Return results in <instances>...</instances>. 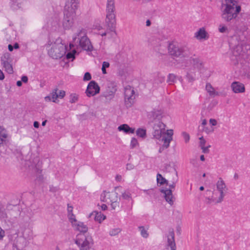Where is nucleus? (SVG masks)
Here are the masks:
<instances>
[{
  "mask_svg": "<svg viewBox=\"0 0 250 250\" xmlns=\"http://www.w3.org/2000/svg\"><path fill=\"white\" fill-rule=\"evenodd\" d=\"M58 89L56 88L53 92L51 93V96H48L45 97V100L47 101L48 100L49 101H51L52 100L53 102H56V100L58 98L57 91Z\"/></svg>",
  "mask_w": 250,
  "mask_h": 250,
  "instance_id": "nucleus-28",
  "label": "nucleus"
},
{
  "mask_svg": "<svg viewBox=\"0 0 250 250\" xmlns=\"http://www.w3.org/2000/svg\"><path fill=\"white\" fill-rule=\"evenodd\" d=\"M135 92L132 87L130 86H126L125 88V104L127 108L132 106L134 103Z\"/></svg>",
  "mask_w": 250,
  "mask_h": 250,
  "instance_id": "nucleus-7",
  "label": "nucleus"
},
{
  "mask_svg": "<svg viewBox=\"0 0 250 250\" xmlns=\"http://www.w3.org/2000/svg\"><path fill=\"white\" fill-rule=\"evenodd\" d=\"M73 207L71 206H69V204L67 205V211H68V214H70L71 213H73Z\"/></svg>",
  "mask_w": 250,
  "mask_h": 250,
  "instance_id": "nucleus-58",
  "label": "nucleus"
},
{
  "mask_svg": "<svg viewBox=\"0 0 250 250\" xmlns=\"http://www.w3.org/2000/svg\"><path fill=\"white\" fill-rule=\"evenodd\" d=\"M138 145V141L135 138H132L131 141L130 146L131 148H134Z\"/></svg>",
  "mask_w": 250,
  "mask_h": 250,
  "instance_id": "nucleus-48",
  "label": "nucleus"
},
{
  "mask_svg": "<svg viewBox=\"0 0 250 250\" xmlns=\"http://www.w3.org/2000/svg\"><path fill=\"white\" fill-rule=\"evenodd\" d=\"M39 123L37 121H35L33 123V125L35 128H38L39 127Z\"/></svg>",
  "mask_w": 250,
  "mask_h": 250,
  "instance_id": "nucleus-64",
  "label": "nucleus"
},
{
  "mask_svg": "<svg viewBox=\"0 0 250 250\" xmlns=\"http://www.w3.org/2000/svg\"><path fill=\"white\" fill-rule=\"evenodd\" d=\"M48 27L52 31H58L61 28L60 19L58 15H55L48 22Z\"/></svg>",
  "mask_w": 250,
  "mask_h": 250,
  "instance_id": "nucleus-11",
  "label": "nucleus"
},
{
  "mask_svg": "<svg viewBox=\"0 0 250 250\" xmlns=\"http://www.w3.org/2000/svg\"><path fill=\"white\" fill-rule=\"evenodd\" d=\"M218 30L219 32L221 33H228L229 29L228 27L223 24L219 25L218 27Z\"/></svg>",
  "mask_w": 250,
  "mask_h": 250,
  "instance_id": "nucleus-39",
  "label": "nucleus"
},
{
  "mask_svg": "<svg viewBox=\"0 0 250 250\" xmlns=\"http://www.w3.org/2000/svg\"><path fill=\"white\" fill-rule=\"evenodd\" d=\"M217 188L218 191L223 190L226 188V186L224 181L221 178H219V180L216 184Z\"/></svg>",
  "mask_w": 250,
  "mask_h": 250,
  "instance_id": "nucleus-30",
  "label": "nucleus"
},
{
  "mask_svg": "<svg viewBox=\"0 0 250 250\" xmlns=\"http://www.w3.org/2000/svg\"><path fill=\"white\" fill-rule=\"evenodd\" d=\"M106 12L105 23L107 28L110 31L115 32L116 21L114 0H107Z\"/></svg>",
  "mask_w": 250,
  "mask_h": 250,
  "instance_id": "nucleus-4",
  "label": "nucleus"
},
{
  "mask_svg": "<svg viewBox=\"0 0 250 250\" xmlns=\"http://www.w3.org/2000/svg\"><path fill=\"white\" fill-rule=\"evenodd\" d=\"M5 236V231L0 227V240H2Z\"/></svg>",
  "mask_w": 250,
  "mask_h": 250,
  "instance_id": "nucleus-57",
  "label": "nucleus"
},
{
  "mask_svg": "<svg viewBox=\"0 0 250 250\" xmlns=\"http://www.w3.org/2000/svg\"><path fill=\"white\" fill-rule=\"evenodd\" d=\"M10 55L8 53H5L1 57V63L10 62Z\"/></svg>",
  "mask_w": 250,
  "mask_h": 250,
  "instance_id": "nucleus-38",
  "label": "nucleus"
},
{
  "mask_svg": "<svg viewBox=\"0 0 250 250\" xmlns=\"http://www.w3.org/2000/svg\"><path fill=\"white\" fill-rule=\"evenodd\" d=\"M173 134V130L172 129L167 130V133H164V136L163 140L169 144L172 140V135Z\"/></svg>",
  "mask_w": 250,
  "mask_h": 250,
  "instance_id": "nucleus-24",
  "label": "nucleus"
},
{
  "mask_svg": "<svg viewBox=\"0 0 250 250\" xmlns=\"http://www.w3.org/2000/svg\"><path fill=\"white\" fill-rule=\"evenodd\" d=\"M118 193L115 191L106 192L107 203L118 200Z\"/></svg>",
  "mask_w": 250,
  "mask_h": 250,
  "instance_id": "nucleus-26",
  "label": "nucleus"
},
{
  "mask_svg": "<svg viewBox=\"0 0 250 250\" xmlns=\"http://www.w3.org/2000/svg\"><path fill=\"white\" fill-rule=\"evenodd\" d=\"M200 141V146L201 147H204L205 146L206 140L204 139L203 137H201L199 138Z\"/></svg>",
  "mask_w": 250,
  "mask_h": 250,
  "instance_id": "nucleus-53",
  "label": "nucleus"
},
{
  "mask_svg": "<svg viewBox=\"0 0 250 250\" xmlns=\"http://www.w3.org/2000/svg\"><path fill=\"white\" fill-rule=\"evenodd\" d=\"M162 112L161 110L153 109L147 113V118L151 122H154L155 120L159 121L162 117Z\"/></svg>",
  "mask_w": 250,
  "mask_h": 250,
  "instance_id": "nucleus-12",
  "label": "nucleus"
},
{
  "mask_svg": "<svg viewBox=\"0 0 250 250\" xmlns=\"http://www.w3.org/2000/svg\"><path fill=\"white\" fill-rule=\"evenodd\" d=\"M75 226L80 233L77 235L75 243L80 247V250H93L90 246L92 239L91 236L85 233L88 230V228L83 223L79 222Z\"/></svg>",
  "mask_w": 250,
  "mask_h": 250,
  "instance_id": "nucleus-3",
  "label": "nucleus"
},
{
  "mask_svg": "<svg viewBox=\"0 0 250 250\" xmlns=\"http://www.w3.org/2000/svg\"><path fill=\"white\" fill-rule=\"evenodd\" d=\"M77 53L75 50H73L72 51L68 52L66 55V58L67 60H71L73 61L75 58V55Z\"/></svg>",
  "mask_w": 250,
  "mask_h": 250,
  "instance_id": "nucleus-34",
  "label": "nucleus"
},
{
  "mask_svg": "<svg viewBox=\"0 0 250 250\" xmlns=\"http://www.w3.org/2000/svg\"><path fill=\"white\" fill-rule=\"evenodd\" d=\"M111 206L113 209H115L117 207H119V201H118V200L111 202Z\"/></svg>",
  "mask_w": 250,
  "mask_h": 250,
  "instance_id": "nucleus-44",
  "label": "nucleus"
},
{
  "mask_svg": "<svg viewBox=\"0 0 250 250\" xmlns=\"http://www.w3.org/2000/svg\"><path fill=\"white\" fill-rule=\"evenodd\" d=\"M100 91V87L95 81H91L88 84L85 91L86 95L90 97L98 94Z\"/></svg>",
  "mask_w": 250,
  "mask_h": 250,
  "instance_id": "nucleus-9",
  "label": "nucleus"
},
{
  "mask_svg": "<svg viewBox=\"0 0 250 250\" xmlns=\"http://www.w3.org/2000/svg\"><path fill=\"white\" fill-rule=\"evenodd\" d=\"M235 2L234 0H222L221 17L225 21L229 22L235 19L241 11V6L236 5Z\"/></svg>",
  "mask_w": 250,
  "mask_h": 250,
  "instance_id": "nucleus-2",
  "label": "nucleus"
},
{
  "mask_svg": "<svg viewBox=\"0 0 250 250\" xmlns=\"http://www.w3.org/2000/svg\"><path fill=\"white\" fill-rule=\"evenodd\" d=\"M160 191L161 193L164 194L165 198L166 201L170 205H172L173 204L172 190L170 189H167L166 188V189H161Z\"/></svg>",
  "mask_w": 250,
  "mask_h": 250,
  "instance_id": "nucleus-15",
  "label": "nucleus"
},
{
  "mask_svg": "<svg viewBox=\"0 0 250 250\" xmlns=\"http://www.w3.org/2000/svg\"><path fill=\"white\" fill-rule=\"evenodd\" d=\"M15 207V206L12 205L11 204H7V205L6 206V209L8 210H12L13 209V208Z\"/></svg>",
  "mask_w": 250,
  "mask_h": 250,
  "instance_id": "nucleus-62",
  "label": "nucleus"
},
{
  "mask_svg": "<svg viewBox=\"0 0 250 250\" xmlns=\"http://www.w3.org/2000/svg\"><path fill=\"white\" fill-rule=\"evenodd\" d=\"M195 37L199 40L207 39L208 33L204 28H201L195 33Z\"/></svg>",
  "mask_w": 250,
  "mask_h": 250,
  "instance_id": "nucleus-21",
  "label": "nucleus"
},
{
  "mask_svg": "<svg viewBox=\"0 0 250 250\" xmlns=\"http://www.w3.org/2000/svg\"><path fill=\"white\" fill-rule=\"evenodd\" d=\"M206 89L211 97H214L221 95V93L216 91L210 83H207L206 85Z\"/></svg>",
  "mask_w": 250,
  "mask_h": 250,
  "instance_id": "nucleus-22",
  "label": "nucleus"
},
{
  "mask_svg": "<svg viewBox=\"0 0 250 250\" xmlns=\"http://www.w3.org/2000/svg\"><path fill=\"white\" fill-rule=\"evenodd\" d=\"M78 100V95L76 93H72L70 95L69 102L71 103H75Z\"/></svg>",
  "mask_w": 250,
  "mask_h": 250,
  "instance_id": "nucleus-40",
  "label": "nucleus"
},
{
  "mask_svg": "<svg viewBox=\"0 0 250 250\" xmlns=\"http://www.w3.org/2000/svg\"><path fill=\"white\" fill-rule=\"evenodd\" d=\"M182 135L185 139V142L188 143L190 139L189 135L186 132H183L182 133Z\"/></svg>",
  "mask_w": 250,
  "mask_h": 250,
  "instance_id": "nucleus-50",
  "label": "nucleus"
},
{
  "mask_svg": "<svg viewBox=\"0 0 250 250\" xmlns=\"http://www.w3.org/2000/svg\"><path fill=\"white\" fill-rule=\"evenodd\" d=\"M136 134L138 136L145 138L146 136V130L143 128H139L136 131Z\"/></svg>",
  "mask_w": 250,
  "mask_h": 250,
  "instance_id": "nucleus-35",
  "label": "nucleus"
},
{
  "mask_svg": "<svg viewBox=\"0 0 250 250\" xmlns=\"http://www.w3.org/2000/svg\"><path fill=\"white\" fill-rule=\"evenodd\" d=\"M134 168V166L131 164H127L126 165V169L128 170L132 169Z\"/></svg>",
  "mask_w": 250,
  "mask_h": 250,
  "instance_id": "nucleus-63",
  "label": "nucleus"
},
{
  "mask_svg": "<svg viewBox=\"0 0 250 250\" xmlns=\"http://www.w3.org/2000/svg\"><path fill=\"white\" fill-rule=\"evenodd\" d=\"M26 0H10L9 6L13 10H17L22 7Z\"/></svg>",
  "mask_w": 250,
  "mask_h": 250,
  "instance_id": "nucleus-18",
  "label": "nucleus"
},
{
  "mask_svg": "<svg viewBox=\"0 0 250 250\" xmlns=\"http://www.w3.org/2000/svg\"><path fill=\"white\" fill-rule=\"evenodd\" d=\"M5 69V70L9 74H12L13 73V69L12 64L10 62H5L1 63Z\"/></svg>",
  "mask_w": 250,
  "mask_h": 250,
  "instance_id": "nucleus-29",
  "label": "nucleus"
},
{
  "mask_svg": "<svg viewBox=\"0 0 250 250\" xmlns=\"http://www.w3.org/2000/svg\"><path fill=\"white\" fill-rule=\"evenodd\" d=\"M21 81L24 83H26L28 82V79L26 76H22L21 77Z\"/></svg>",
  "mask_w": 250,
  "mask_h": 250,
  "instance_id": "nucleus-61",
  "label": "nucleus"
},
{
  "mask_svg": "<svg viewBox=\"0 0 250 250\" xmlns=\"http://www.w3.org/2000/svg\"><path fill=\"white\" fill-rule=\"evenodd\" d=\"M0 217L1 218H7V215L4 208V206L0 201Z\"/></svg>",
  "mask_w": 250,
  "mask_h": 250,
  "instance_id": "nucleus-33",
  "label": "nucleus"
},
{
  "mask_svg": "<svg viewBox=\"0 0 250 250\" xmlns=\"http://www.w3.org/2000/svg\"><path fill=\"white\" fill-rule=\"evenodd\" d=\"M209 147H210V146H207V147H205V146L201 147V148L202 149V151L203 153H208L209 151V149H208V148Z\"/></svg>",
  "mask_w": 250,
  "mask_h": 250,
  "instance_id": "nucleus-56",
  "label": "nucleus"
},
{
  "mask_svg": "<svg viewBox=\"0 0 250 250\" xmlns=\"http://www.w3.org/2000/svg\"><path fill=\"white\" fill-rule=\"evenodd\" d=\"M86 34V30L82 28L77 33L76 37H74L73 40L75 41L78 38L79 45L85 51L91 52L93 50V47Z\"/></svg>",
  "mask_w": 250,
  "mask_h": 250,
  "instance_id": "nucleus-6",
  "label": "nucleus"
},
{
  "mask_svg": "<svg viewBox=\"0 0 250 250\" xmlns=\"http://www.w3.org/2000/svg\"><path fill=\"white\" fill-rule=\"evenodd\" d=\"M139 229L141 232V234L144 238H147L148 237V233L146 229H145L144 227L140 226L139 227Z\"/></svg>",
  "mask_w": 250,
  "mask_h": 250,
  "instance_id": "nucleus-37",
  "label": "nucleus"
},
{
  "mask_svg": "<svg viewBox=\"0 0 250 250\" xmlns=\"http://www.w3.org/2000/svg\"><path fill=\"white\" fill-rule=\"evenodd\" d=\"M167 246L169 247L171 250H176V244L174 240V232L173 230L169 231L167 236Z\"/></svg>",
  "mask_w": 250,
  "mask_h": 250,
  "instance_id": "nucleus-19",
  "label": "nucleus"
},
{
  "mask_svg": "<svg viewBox=\"0 0 250 250\" xmlns=\"http://www.w3.org/2000/svg\"><path fill=\"white\" fill-rule=\"evenodd\" d=\"M111 87L108 86L105 92H104L102 96L105 98L106 100H110L114 97L115 93L117 91L116 86L111 84Z\"/></svg>",
  "mask_w": 250,
  "mask_h": 250,
  "instance_id": "nucleus-14",
  "label": "nucleus"
},
{
  "mask_svg": "<svg viewBox=\"0 0 250 250\" xmlns=\"http://www.w3.org/2000/svg\"><path fill=\"white\" fill-rule=\"evenodd\" d=\"M53 51L55 53V57L56 59L58 58H61L63 55L66 53V47L64 46L62 44L57 46L52 47L50 52Z\"/></svg>",
  "mask_w": 250,
  "mask_h": 250,
  "instance_id": "nucleus-13",
  "label": "nucleus"
},
{
  "mask_svg": "<svg viewBox=\"0 0 250 250\" xmlns=\"http://www.w3.org/2000/svg\"><path fill=\"white\" fill-rule=\"evenodd\" d=\"M68 216L69 221L73 225H75L77 223V220L75 218V216L73 213L68 214Z\"/></svg>",
  "mask_w": 250,
  "mask_h": 250,
  "instance_id": "nucleus-41",
  "label": "nucleus"
},
{
  "mask_svg": "<svg viewBox=\"0 0 250 250\" xmlns=\"http://www.w3.org/2000/svg\"><path fill=\"white\" fill-rule=\"evenodd\" d=\"M109 63L107 62H104L102 64V67L106 68L109 67Z\"/></svg>",
  "mask_w": 250,
  "mask_h": 250,
  "instance_id": "nucleus-59",
  "label": "nucleus"
},
{
  "mask_svg": "<svg viewBox=\"0 0 250 250\" xmlns=\"http://www.w3.org/2000/svg\"><path fill=\"white\" fill-rule=\"evenodd\" d=\"M231 87L232 91L235 93H243L245 90L244 85L239 82H233L231 83Z\"/></svg>",
  "mask_w": 250,
  "mask_h": 250,
  "instance_id": "nucleus-17",
  "label": "nucleus"
},
{
  "mask_svg": "<svg viewBox=\"0 0 250 250\" xmlns=\"http://www.w3.org/2000/svg\"><path fill=\"white\" fill-rule=\"evenodd\" d=\"M250 49L249 45H242L238 44L233 50L232 53L234 56L237 57L239 56H243L244 53L249 54L248 50Z\"/></svg>",
  "mask_w": 250,
  "mask_h": 250,
  "instance_id": "nucleus-10",
  "label": "nucleus"
},
{
  "mask_svg": "<svg viewBox=\"0 0 250 250\" xmlns=\"http://www.w3.org/2000/svg\"><path fill=\"white\" fill-rule=\"evenodd\" d=\"M176 76L173 74H169L167 82L169 83V84H172L176 82Z\"/></svg>",
  "mask_w": 250,
  "mask_h": 250,
  "instance_id": "nucleus-36",
  "label": "nucleus"
},
{
  "mask_svg": "<svg viewBox=\"0 0 250 250\" xmlns=\"http://www.w3.org/2000/svg\"><path fill=\"white\" fill-rule=\"evenodd\" d=\"M219 191L220 192V196H219L218 199L216 201V203H220V202H221L223 201V198H224V196H225V194L224 193L223 190H220V191Z\"/></svg>",
  "mask_w": 250,
  "mask_h": 250,
  "instance_id": "nucleus-49",
  "label": "nucleus"
},
{
  "mask_svg": "<svg viewBox=\"0 0 250 250\" xmlns=\"http://www.w3.org/2000/svg\"><path fill=\"white\" fill-rule=\"evenodd\" d=\"M91 79V75L89 72H86L83 76V80L84 81H88Z\"/></svg>",
  "mask_w": 250,
  "mask_h": 250,
  "instance_id": "nucleus-47",
  "label": "nucleus"
},
{
  "mask_svg": "<svg viewBox=\"0 0 250 250\" xmlns=\"http://www.w3.org/2000/svg\"><path fill=\"white\" fill-rule=\"evenodd\" d=\"M100 199H101V201L103 202L107 203V195H106V192L105 191H104L101 194V197H100Z\"/></svg>",
  "mask_w": 250,
  "mask_h": 250,
  "instance_id": "nucleus-45",
  "label": "nucleus"
},
{
  "mask_svg": "<svg viewBox=\"0 0 250 250\" xmlns=\"http://www.w3.org/2000/svg\"><path fill=\"white\" fill-rule=\"evenodd\" d=\"M93 215L94 216L95 220L100 223H101L102 221L104 220L106 218V216L103 214H102L101 212H98L96 211H94V212L92 213L90 215V217Z\"/></svg>",
  "mask_w": 250,
  "mask_h": 250,
  "instance_id": "nucleus-25",
  "label": "nucleus"
},
{
  "mask_svg": "<svg viewBox=\"0 0 250 250\" xmlns=\"http://www.w3.org/2000/svg\"><path fill=\"white\" fill-rule=\"evenodd\" d=\"M79 3V0H67L66 1L62 21V26L65 30L69 29L72 27Z\"/></svg>",
  "mask_w": 250,
  "mask_h": 250,
  "instance_id": "nucleus-1",
  "label": "nucleus"
},
{
  "mask_svg": "<svg viewBox=\"0 0 250 250\" xmlns=\"http://www.w3.org/2000/svg\"><path fill=\"white\" fill-rule=\"evenodd\" d=\"M120 231L121 230L120 229H114L110 231L109 234L111 236H115L117 235Z\"/></svg>",
  "mask_w": 250,
  "mask_h": 250,
  "instance_id": "nucleus-46",
  "label": "nucleus"
},
{
  "mask_svg": "<svg viewBox=\"0 0 250 250\" xmlns=\"http://www.w3.org/2000/svg\"><path fill=\"white\" fill-rule=\"evenodd\" d=\"M49 188H50V189H49L50 191L53 192V193L56 192L59 190V188L57 187L50 186Z\"/></svg>",
  "mask_w": 250,
  "mask_h": 250,
  "instance_id": "nucleus-52",
  "label": "nucleus"
},
{
  "mask_svg": "<svg viewBox=\"0 0 250 250\" xmlns=\"http://www.w3.org/2000/svg\"><path fill=\"white\" fill-rule=\"evenodd\" d=\"M209 123L213 126H215L217 125V121L215 119H210L209 120Z\"/></svg>",
  "mask_w": 250,
  "mask_h": 250,
  "instance_id": "nucleus-60",
  "label": "nucleus"
},
{
  "mask_svg": "<svg viewBox=\"0 0 250 250\" xmlns=\"http://www.w3.org/2000/svg\"><path fill=\"white\" fill-rule=\"evenodd\" d=\"M177 181V179L174 180L172 181V184L169 185V188L172 190V189L174 188L175 187L176 183Z\"/></svg>",
  "mask_w": 250,
  "mask_h": 250,
  "instance_id": "nucleus-54",
  "label": "nucleus"
},
{
  "mask_svg": "<svg viewBox=\"0 0 250 250\" xmlns=\"http://www.w3.org/2000/svg\"><path fill=\"white\" fill-rule=\"evenodd\" d=\"M118 129L120 131H123L126 134H133L135 132V128L129 127L127 124H123L118 126Z\"/></svg>",
  "mask_w": 250,
  "mask_h": 250,
  "instance_id": "nucleus-20",
  "label": "nucleus"
},
{
  "mask_svg": "<svg viewBox=\"0 0 250 250\" xmlns=\"http://www.w3.org/2000/svg\"><path fill=\"white\" fill-rule=\"evenodd\" d=\"M209 111L206 109H203L201 111V119H205L206 117L209 116Z\"/></svg>",
  "mask_w": 250,
  "mask_h": 250,
  "instance_id": "nucleus-42",
  "label": "nucleus"
},
{
  "mask_svg": "<svg viewBox=\"0 0 250 250\" xmlns=\"http://www.w3.org/2000/svg\"><path fill=\"white\" fill-rule=\"evenodd\" d=\"M189 62L192 65V67L194 69H197L198 70H200L203 67V64L200 59L197 58L190 57Z\"/></svg>",
  "mask_w": 250,
  "mask_h": 250,
  "instance_id": "nucleus-16",
  "label": "nucleus"
},
{
  "mask_svg": "<svg viewBox=\"0 0 250 250\" xmlns=\"http://www.w3.org/2000/svg\"><path fill=\"white\" fill-rule=\"evenodd\" d=\"M33 163L34 164L35 171L37 174H41L42 169H41L42 162H40L39 157H36L33 161Z\"/></svg>",
  "mask_w": 250,
  "mask_h": 250,
  "instance_id": "nucleus-23",
  "label": "nucleus"
},
{
  "mask_svg": "<svg viewBox=\"0 0 250 250\" xmlns=\"http://www.w3.org/2000/svg\"><path fill=\"white\" fill-rule=\"evenodd\" d=\"M122 197L125 200H128L131 197V194L129 192H125L122 194Z\"/></svg>",
  "mask_w": 250,
  "mask_h": 250,
  "instance_id": "nucleus-51",
  "label": "nucleus"
},
{
  "mask_svg": "<svg viewBox=\"0 0 250 250\" xmlns=\"http://www.w3.org/2000/svg\"><path fill=\"white\" fill-rule=\"evenodd\" d=\"M194 69H189L187 72L186 77L189 82H192L195 80V72Z\"/></svg>",
  "mask_w": 250,
  "mask_h": 250,
  "instance_id": "nucleus-27",
  "label": "nucleus"
},
{
  "mask_svg": "<svg viewBox=\"0 0 250 250\" xmlns=\"http://www.w3.org/2000/svg\"><path fill=\"white\" fill-rule=\"evenodd\" d=\"M165 127L166 125L161 122L159 121L158 123L155 124L154 126L153 137L158 140L164 141L163 138L164 136Z\"/></svg>",
  "mask_w": 250,
  "mask_h": 250,
  "instance_id": "nucleus-8",
  "label": "nucleus"
},
{
  "mask_svg": "<svg viewBox=\"0 0 250 250\" xmlns=\"http://www.w3.org/2000/svg\"><path fill=\"white\" fill-rule=\"evenodd\" d=\"M7 137L6 130L1 126H0V145L2 143L4 139Z\"/></svg>",
  "mask_w": 250,
  "mask_h": 250,
  "instance_id": "nucleus-32",
  "label": "nucleus"
},
{
  "mask_svg": "<svg viewBox=\"0 0 250 250\" xmlns=\"http://www.w3.org/2000/svg\"><path fill=\"white\" fill-rule=\"evenodd\" d=\"M168 53L173 57L185 58L190 55L188 48L177 42L170 43L168 46Z\"/></svg>",
  "mask_w": 250,
  "mask_h": 250,
  "instance_id": "nucleus-5",
  "label": "nucleus"
},
{
  "mask_svg": "<svg viewBox=\"0 0 250 250\" xmlns=\"http://www.w3.org/2000/svg\"><path fill=\"white\" fill-rule=\"evenodd\" d=\"M157 183H159L161 185L164 184L168 185V181L164 178L160 173H158L157 175Z\"/></svg>",
  "mask_w": 250,
  "mask_h": 250,
  "instance_id": "nucleus-31",
  "label": "nucleus"
},
{
  "mask_svg": "<svg viewBox=\"0 0 250 250\" xmlns=\"http://www.w3.org/2000/svg\"><path fill=\"white\" fill-rule=\"evenodd\" d=\"M163 142H164V144L163 145V146H161L159 148V153H162L164 150L165 149L168 148L169 146V143H168L165 141H163Z\"/></svg>",
  "mask_w": 250,
  "mask_h": 250,
  "instance_id": "nucleus-43",
  "label": "nucleus"
},
{
  "mask_svg": "<svg viewBox=\"0 0 250 250\" xmlns=\"http://www.w3.org/2000/svg\"><path fill=\"white\" fill-rule=\"evenodd\" d=\"M58 98H62L65 95V92L63 90H60L59 93H58Z\"/></svg>",
  "mask_w": 250,
  "mask_h": 250,
  "instance_id": "nucleus-55",
  "label": "nucleus"
}]
</instances>
